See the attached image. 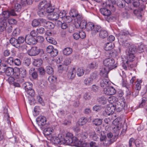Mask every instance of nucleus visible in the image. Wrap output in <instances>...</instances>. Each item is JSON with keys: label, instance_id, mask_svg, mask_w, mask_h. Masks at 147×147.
Wrapping results in <instances>:
<instances>
[{"label": "nucleus", "instance_id": "nucleus-52", "mask_svg": "<svg viewBox=\"0 0 147 147\" xmlns=\"http://www.w3.org/2000/svg\"><path fill=\"white\" fill-rule=\"evenodd\" d=\"M108 100L109 102L112 103L116 102L117 100V98L115 96H112L109 98Z\"/></svg>", "mask_w": 147, "mask_h": 147}, {"label": "nucleus", "instance_id": "nucleus-17", "mask_svg": "<svg viewBox=\"0 0 147 147\" xmlns=\"http://www.w3.org/2000/svg\"><path fill=\"white\" fill-rule=\"evenodd\" d=\"M76 73V70L74 68L71 69L69 71L67 74L68 78L71 79H74Z\"/></svg>", "mask_w": 147, "mask_h": 147}, {"label": "nucleus", "instance_id": "nucleus-14", "mask_svg": "<svg viewBox=\"0 0 147 147\" xmlns=\"http://www.w3.org/2000/svg\"><path fill=\"white\" fill-rule=\"evenodd\" d=\"M129 32L125 30L121 31L119 34V39L121 42V40H126V37L128 36Z\"/></svg>", "mask_w": 147, "mask_h": 147}, {"label": "nucleus", "instance_id": "nucleus-56", "mask_svg": "<svg viewBox=\"0 0 147 147\" xmlns=\"http://www.w3.org/2000/svg\"><path fill=\"white\" fill-rule=\"evenodd\" d=\"M111 107H112L113 109L114 110L116 109L117 111L118 112H120L121 111L124 107L123 106H122L121 107H120L114 105H111Z\"/></svg>", "mask_w": 147, "mask_h": 147}, {"label": "nucleus", "instance_id": "nucleus-62", "mask_svg": "<svg viewBox=\"0 0 147 147\" xmlns=\"http://www.w3.org/2000/svg\"><path fill=\"white\" fill-rule=\"evenodd\" d=\"M139 0H134L132 1L133 5L134 7H139L141 5H140Z\"/></svg>", "mask_w": 147, "mask_h": 147}, {"label": "nucleus", "instance_id": "nucleus-58", "mask_svg": "<svg viewBox=\"0 0 147 147\" xmlns=\"http://www.w3.org/2000/svg\"><path fill=\"white\" fill-rule=\"evenodd\" d=\"M40 25L38 19H35L32 21V25L33 27H36Z\"/></svg>", "mask_w": 147, "mask_h": 147}, {"label": "nucleus", "instance_id": "nucleus-5", "mask_svg": "<svg viewBox=\"0 0 147 147\" xmlns=\"http://www.w3.org/2000/svg\"><path fill=\"white\" fill-rule=\"evenodd\" d=\"M78 136L77 137H73V138L71 139H69V140H67V145H75L76 146H78L81 143V140L78 139Z\"/></svg>", "mask_w": 147, "mask_h": 147}, {"label": "nucleus", "instance_id": "nucleus-35", "mask_svg": "<svg viewBox=\"0 0 147 147\" xmlns=\"http://www.w3.org/2000/svg\"><path fill=\"white\" fill-rule=\"evenodd\" d=\"M89 135L90 138L94 141L96 140L98 138L97 135L94 131H91L90 132Z\"/></svg>", "mask_w": 147, "mask_h": 147}, {"label": "nucleus", "instance_id": "nucleus-2", "mask_svg": "<svg viewBox=\"0 0 147 147\" xmlns=\"http://www.w3.org/2000/svg\"><path fill=\"white\" fill-rule=\"evenodd\" d=\"M103 64L108 67L109 70H112L116 68L118 66L117 62L115 61L112 58H109L105 59L103 61Z\"/></svg>", "mask_w": 147, "mask_h": 147}, {"label": "nucleus", "instance_id": "nucleus-34", "mask_svg": "<svg viewBox=\"0 0 147 147\" xmlns=\"http://www.w3.org/2000/svg\"><path fill=\"white\" fill-rule=\"evenodd\" d=\"M78 13V11L76 9L71 8L69 12V15L72 18H75Z\"/></svg>", "mask_w": 147, "mask_h": 147}, {"label": "nucleus", "instance_id": "nucleus-16", "mask_svg": "<svg viewBox=\"0 0 147 147\" xmlns=\"http://www.w3.org/2000/svg\"><path fill=\"white\" fill-rule=\"evenodd\" d=\"M110 82L109 80L107 78H103L100 81V85L101 87L104 88L108 87L109 86Z\"/></svg>", "mask_w": 147, "mask_h": 147}, {"label": "nucleus", "instance_id": "nucleus-57", "mask_svg": "<svg viewBox=\"0 0 147 147\" xmlns=\"http://www.w3.org/2000/svg\"><path fill=\"white\" fill-rule=\"evenodd\" d=\"M58 53V50L54 48L50 54L51 57H54L56 56Z\"/></svg>", "mask_w": 147, "mask_h": 147}, {"label": "nucleus", "instance_id": "nucleus-20", "mask_svg": "<svg viewBox=\"0 0 147 147\" xmlns=\"http://www.w3.org/2000/svg\"><path fill=\"white\" fill-rule=\"evenodd\" d=\"M109 69L108 68L104 67L101 69L100 70V74L104 77H106L108 74Z\"/></svg>", "mask_w": 147, "mask_h": 147}, {"label": "nucleus", "instance_id": "nucleus-15", "mask_svg": "<svg viewBox=\"0 0 147 147\" xmlns=\"http://www.w3.org/2000/svg\"><path fill=\"white\" fill-rule=\"evenodd\" d=\"M29 73L34 79H37L38 74L37 72L35 71V69L34 68L31 67L30 68L29 70Z\"/></svg>", "mask_w": 147, "mask_h": 147}, {"label": "nucleus", "instance_id": "nucleus-25", "mask_svg": "<svg viewBox=\"0 0 147 147\" xmlns=\"http://www.w3.org/2000/svg\"><path fill=\"white\" fill-rule=\"evenodd\" d=\"M78 139L81 141L83 139H86L88 136V133L85 131L82 132L78 134Z\"/></svg>", "mask_w": 147, "mask_h": 147}, {"label": "nucleus", "instance_id": "nucleus-7", "mask_svg": "<svg viewBox=\"0 0 147 147\" xmlns=\"http://www.w3.org/2000/svg\"><path fill=\"white\" fill-rule=\"evenodd\" d=\"M116 3L115 0H107L105 2L102 4L103 7H109L112 11H114L115 10V8L113 5Z\"/></svg>", "mask_w": 147, "mask_h": 147}, {"label": "nucleus", "instance_id": "nucleus-24", "mask_svg": "<svg viewBox=\"0 0 147 147\" xmlns=\"http://www.w3.org/2000/svg\"><path fill=\"white\" fill-rule=\"evenodd\" d=\"M49 3H48L46 1L44 0L41 1L38 5L40 9H45L47 8Z\"/></svg>", "mask_w": 147, "mask_h": 147}, {"label": "nucleus", "instance_id": "nucleus-44", "mask_svg": "<svg viewBox=\"0 0 147 147\" xmlns=\"http://www.w3.org/2000/svg\"><path fill=\"white\" fill-rule=\"evenodd\" d=\"M98 102L104 105L106 103L107 100L106 98L103 96H101L98 98L97 99Z\"/></svg>", "mask_w": 147, "mask_h": 147}, {"label": "nucleus", "instance_id": "nucleus-22", "mask_svg": "<svg viewBox=\"0 0 147 147\" xmlns=\"http://www.w3.org/2000/svg\"><path fill=\"white\" fill-rule=\"evenodd\" d=\"M10 42L13 46L17 48H19V45L18 44L17 39L14 38H11L10 39Z\"/></svg>", "mask_w": 147, "mask_h": 147}, {"label": "nucleus", "instance_id": "nucleus-1", "mask_svg": "<svg viewBox=\"0 0 147 147\" xmlns=\"http://www.w3.org/2000/svg\"><path fill=\"white\" fill-rule=\"evenodd\" d=\"M17 14L13 9H9L3 11L0 15V22H7L10 16H16Z\"/></svg>", "mask_w": 147, "mask_h": 147}, {"label": "nucleus", "instance_id": "nucleus-54", "mask_svg": "<svg viewBox=\"0 0 147 147\" xmlns=\"http://www.w3.org/2000/svg\"><path fill=\"white\" fill-rule=\"evenodd\" d=\"M121 42L122 43V45L124 47L127 48L128 47V48L130 46V43L127 40H121Z\"/></svg>", "mask_w": 147, "mask_h": 147}, {"label": "nucleus", "instance_id": "nucleus-8", "mask_svg": "<svg viewBox=\"0 0 147 147\" xmlns=\"http://www.w3.org/2000/svg\"><path fill=\"white\" fill-rule=\"evenodd\" d=\"M103 91L105 94L108 95H114L116 92V90L113 86H109L108 87L104 88Z\"/></svg>", "mask_w": 147, "mask_h": 147}, {"label": "nucleus", "instance_id": "nucleus-23", "mask_svg": "<svg viewBox=\"0 0 147 147\" xmlns=\"http://www.w3.org/2000/svg\"><path fill=\"white\" fill-rule=\"evenodd\" d=\"M43 61L40 59H34L33 62V65L35 66L39 67L42 64Z\"/></svg>", "mask_w": 147, "mask_h": 147}, {"label": "nucleus", "instance_id": "nucleus-21", "mask_svg": "<svg viewBox=\"0 0 147 147\" xmlns=\"http://www.w3.org/2000/svg\"><path fill=\"white\" fill-rule=\"evenodd\" d=\"M22 85L26 92L32 88L33 85L32 83L30 82H26L24 83Z\"/></svg>", "mask_w": 147, "mask_h": 147}, {"label": "nucleus", "instance_id": "nucleus-32", "mask_svg": "<svg viewBox=\"0 0 147 147\" xmlns=\"http://www.w3.org/2000/svg\"><path fill=\"white\" fill-rule=\"evenodd\" d=\"M108 35V33L106 31L104 30H101L99 32V36L102 38H104L106 37Z\"/></svg>", "mask_w": 147, "mask_h": 147}, {"label": "nucleus", "instance_id": "nucleus-36", "mask_svg": "<svg viewBox=\"0 0 147 147\" xmlns=\"http://www.w3.org/2000/svg\"><path fill=\"white\" fill-rule=\"evenodd\" d=\"M57 24L58 27L60 28L61 27V28L63 29H65L67 27V25L66 23H62L60 21H59L57 22Z\"/></svg>", "mask_w": 147, "mask_h": 147}, {"label": "nucleus", "instance_id": "nucleus-9", "mask_svg": "<svg viewBox=\"0 0 147 147\" xmlns=\"http://www.w3.org/2000/svg\"><path fill=\"white\" fill-rule=\"evenodd\" d=\"M40 49L36 46H34L28 51V54L30 56H35L39 54Z\"/></svg>", "mask_w": 147, "mask_h": 147}, {"label": "nucleus", "instance_id": "nucleus-28", "mask_svg": "<svg viewBox=\"0 0 147 147\" xmlns=\"http://www.w3.org/2000/svg\"><path fill=\"white\" fill-rule=\"evenodd\" d=\"M128 49V53H135L137 50V47L134 45H131L129 46Z\"/></svg>", "mask_w": 147, "mask_h": 147}, {"label": "nucleus", "instance_id": "nucleus-61", "mask_svg": "<svg viewBox=\"0 0 147 147\" xmlns=\"http://www.w3.org/2000/svg\"><path fill=\"white\" fill-rule=\"evenodd\" d=\"M147 100V99L146 98H142V101L139 105V107L142 108L145 105Z\"/></svg>", "mask_w": 147, "mask_h": 147}, {"label": "nucleus", "instance_id": "nucleus-51", "mask_svg": "<svg viewBox=\"0 0 147 147\" xmlns=\"http://www.w3.org/2000/svg\"><path fill=\"white\" fill-rule=\"evenodd\" d=\"M135 53H128L127 55V61H133V59L134 57V55Z\"/></svg>", "mask_w": 147, "mask_h": 147}, {"label": "nucleus", "instance_id": "nucleus-27", "mask_svg": "<svg viewBox=\"0 0 147 147\" xmlns=\"http://www.w3.org/2000/svg\"><path fill=\"white\" fill-rule=\"evenodd\" d=\"M72 49L70 47H66L63 50V53L65 55L67 56L70 55L72 53Z\"/></svg>", "mask_w": 147, "mask_h": 147}, {"label": "nucleus", "instance_id": "nucleus-63", "mask_svg": "<svg viewBox=\"0 0 147 147\" xmlns=\"http://www.w3.org/2000/svg\"><path fill=\"white\" fill-rule=\"evenodd\" d=\"M21 64V62L20 60L18 59H14L13 62V65L14 64L16 65L19 66Z\"/></svg>", "mask_w": 147, "mask_h": 147}, {"label": "nucleus", "instance_id": "nucleus-59", "mask_svg": "<svg viewBox=\"0 0 147 147\" xmlns=\"http://www.w3.org/2000/svg\"><path fill=\"white\" fill-rule=\"evenodd\" d=\"M54 9L49 4L46 9V12L48 13L52 12L53 10Z\"/></svg>", "mask_w": 147, "mask_h": 147}, {"label": "nucleus", "instance_id": "nucleus-55", "mask_svg": "<svg viewBox=\"0 0 147 147\" xmlns=\"http://www.w3.org/2000/svg\"><path fill=\"white\" fill-rule=\"evenodd\" d=\"M46 39L48 42L54 45H56L57 43L55 39L52 37L48 36L46 38Z\"/></svg>", "mask_w": 147, "mask_h": 147}, {"label": "nucleus", "instance_id": "nucleus-37", "mask_svg": "<svg viewBox=\"0 0 147 147\" xmlns=\"http://www.w3.org/2000/svg\"><path fill=\"white\" fill-rule=\"evenodd\" d=\"M1 22V25L0 26V31L3 32L6 30V28L7 26V22Z\"/></svg>", "mask_w": 147, "mask_h": 147}, {"label": "nucleus", "instance_id": "nucleus-30", "mask_svg": "<svg viewBox=\"0 0 147 147\" xmlns=\"http://www.w3.org/2000/svg\"><path fill=\"white\" fill-rule=\"evenodd\" d=\"M87 121L86 118L84 117H82L80 118L78 121V124L80 125H83L86 123Z\"/></svg>", "mask_w": 147, "mask_h": 147}, {"label": "nucleus", "instance_id": "nucleus-33", "mask_svg": "<svg viewBox=\"0 0 147 147\" xmlns=\"http://www.w3.org/2000/svg\"><path fill=\"white\" fill-rule=\"evenodd\" d=\"M93 124L96 126L100 125L102 123V119H94L92 121Z\"/></svg>", "mask_w": 147, "mask_h": 147}, {"label": "nucleus", "instance_id": "nucleus-3", "mask_svg": "<svg viewBox=\"0 0 147 147\" xmlns=\"http://www.w3.org/2000/svg\"><path fill=\"white\" fill-rule=\"evenodd\" d=\"M100 13L105 16L106 20L109 22L112 20L113 17L111 15V12L110 10L105 8H101L100 9Z\"/></svg>", "mask_w": 147, "mask_h": 147}, {"label": "nucleus", "instance_id": "nucleus-19", "mask_svg": "<svg viewBox=\"0 0 147 147\" xmlns=\"http://www.w3.org/2000/svg\"><path fill=\"white\" fill-rule=\"evenodd\" d=\"M112 107L108 106L107 109H106L103 112V114L105 116H107L108 115H110L113 114L112 112L113 110Z\"/></svg>", "mask_w": 147, "mask_h": 147}, {"label": "nucleus", "instance_id": "nucleus-50", "mask_svg": "<svg viewBox=\"0 0 147 147\" xmlns=\"http://www.w3.org/2000/svg\"><path fill=\"white\" fill-rule=\"evenodd\" d=\"M21 6L19 3H16L15 4L14 8L13 9L16 13V12H19L21 10Z\"/></svg>", "mask_w": 147, "mask_h": 147}, {"label": "nucleus", "instance_id": "nucleus-4", "mask_svg": "<svg viewBox=\"0 0 147 147\" xmlns=\"http://www.w3.org/2000/svg\"><path fill=\"white\" fill-rule=\"evenodd\" d=\"M121 128V124H119L114 126L113 127V131L115 134L114 136L113 139H111L110 140V142L113 143L118 138V136L119 133V131Z\"/></svg>", "mask_w": 147, "mask_h": 147}, {"label": "nucleus", "instance_id": "nucleus-60", "mask_svg": "<svg viewBox=\"0 0 147 147\" xmlns=\"http://www.w3.org/2000/svg\"><path fill=\"white\" fill-rule=\"evenodd\" d=\"M46 71L47 73L49 74H52L53 73V69L50 66H47L46 67Z\"/></svg>", "mask_w": 147, "mask_h": 147}, {"label": "nucleus", "instance_id": "nucleus-49", "mask_svg": "<svg viewBox=\"0 0 147 147\" xmlns=\"http://www.w3.org/2000/svg\"><path fill=\"white\" fill-rule=\"evenodd\" d=\"M53 131V129L51 127H48L45 129L44 132L46 135H49L51 134Z\"/></svg>", "mask_w": 147, "mask_h": 147}, {"label": "nucleus", "instance_id": "nucleus-64", "mask_svg": "<svg viewBox=\"0 0 147 147\" xmlns=\"http://www.w3.org/2000/svg\"><path fill=\"white\" fill-rule=\"evenodd\" d=\"M40 75L43 76L45 74V70L44 68L42 67H39L38 69Z\"/></svg>", "mask_w": 147, "mask_h": 147}, {"label": "nucleus", "instance_id": "nucleus-12", "mask_svg": "<svg viewBox=\"0 0 147 147\" xmlns=\"http://www.w3.org/2000/svg\"><path fill=\"white\" fill-rule=\"evenodd\" d=\"M36 121L39 126H43L46 124L47 119L44 116L41 115L37 117Z\"/></svg>", "mask_w": 147, "mask_h": 147}, {"label": "nucleus", "instance_id": "nucleus-6", "mask_svg": "<svg viewBox=\"0 0 147 147\" xmlns=\"http://www.w3.org/2000/svg\"><path fill=\"white\" fill-rule=\"evenodd\" d=\"M114 47V45L111 42H107L105 45L104 49L106 51L105 53L107 55H109V57L112 56L113 52L111 50Z\"/></svg>", "mask_w": 147, "mask_h": 147}, {"label": "nucleus", "instance_id": "nucleus-42", "mask_svg": "<svg viewBox=\"0 0 147 147\" xmlns=\"http://www.w3.org/2000/svg\"><path fill=\"white\" fill-rule=\"evenodd\" d=\"M14 59L13 57H10L7 59L5 61L6 63L9 65H13Z\"/></svg>", "mask_w": 147, "mask_h": 147}, {"label": "nucleus", "instance_id": "nucleus-43", "mask_svg": "<svg viewBox=\"0 0 147 147\" xmlns=\"http://www.w3.org/2000/svg\"><path fill=\"white\" fill-rule=\"evenodd\" d=\"M45 26L47 28L51 29L54 28L55 25L52 22L48 21L46 23V24H45Z\"/></svg>", "mask_w": 147, "mask_h": 147}, {"label": "nucleus", "instance_id": "nucleus-40", "mask_svg": "<svg viewBox=\"0 0 147 147\" xmlns=\"http://www.w3.org/2000/svg\"><path fill=\"white\" fill-rule=\"evenodd\" d=\"M46 10H45V9H40V7H38L37 13L40 17H43L46 14Z\"/></svg>", "mask_w": 147, "mask_h": 147}, {"label": "nucleus", "instance_id": "nucleus-11", "mask_svg": "<svg viewBox=\"0 0 147 147\" xmlns=\"http://www.w3.org/2000/svg\"><path fill=\"white\" fill-rule=\"evenodd\" d=\"M144 5H141L139 7L138 9H135L134 11V14L139 19H141L142 16V12Z\"/></svg>", "mask_w": 147, "mask_h": 147}, {"label": "nucleus", "instance_id": "nucleus-39", "mask_svg": "<svg viewBox=\"0 0 147 147\" xmlns=\"http://www.w3.org/2000/svg\"><path fill=\"white\" fill-rule=\"evenodd\" d=\"M80 22V27L82 29H85L86 27L87 23L86 21L84 20H82Z\"/></svg>", "mask_w": 147, "mask_h": 147}, {"label": "nucleus", "instance_id": "nucleus-18", "mask_svg": "<svg viewBox=\"0 0 147 147\" xmlns=\"http://www.w3.org/2000/svg\"><path fill=\"white\" fill-rule=\"evenodd\" d=\"M101 27L98 25H94L93 29L91 32L92 35H95L99 31L100 32Z\"/></svg>", "mask_w": 147, "mask_h": 147}, {"label": "nucleus", "instance_id": "nucleus-13", "mask_svg": "<svg viewBox=\"0 0 147 147\" xmlns=\"http://www.w3.org/2000/svg\"><path fill=\"white\" fill-rule=\"evenodd\" d=\"M25 40L26 42L29 45H33L36 43V39L29 34L26 36Z\"/></svg>", "mask_w": 147, "mask_h": 147}, {"label": "nucleus", "instance_id": "nucleus-26", "mask_svg": "<svg viewBox=\"0 0 147 147\" xmlns=\"http://www.w3.org/2000/svg\"><path fill=\"white\" fill-rule=\"evenodd\" d=\"M14 72V69L11 67H9L6 68L5 74L8 76H11L13 74Z\"/></svg>", "mask_w": 147, "mask_h": 147}, {"label": "nucleus", "instance_id": "nucleus-29", "mask_svg": "<svg viewBox=\"0 0 147 147\" xmlns=\"http://www.w3.org/2000/svg\"><path fill=\"white\" fill-rule=\"evenodd\" d=\"M93 81L89 77L86 78L84 80V84L87 86H90L93 83Z\"/></svg>", "mask_w": 147, "mask_h": 147}, {"label": "nucleus", "instance_id": "nucleus-31", "mask_svg": "<svg viewBox=\"0 0 147 147\" xmlns=\"http://www.w3.org/2000/svg\"><path fill=\"white\" fill-rule=\"evenodd\" d=\"M84 72V69L83 67L78 68L77 70L76 71V73L79 77L82 76Z\"/></svg>", "mask_w": 147, "mask_h": 147}, {"label": "nucleus", "instance_id": "nucleus-41", "mask_svg": "<svg viewBox=\"0 0 147 147\" xmlns=\"http://www.w3.org/2000/svg\"><path fill=\"white\" fill-rule=\"evenodd\" d=\"M94 24L91 22H88L87 23L86 27V29L87 31H92L93 28L94 27Z\"/></svg>", "mask_w": 147, "mask_h": 147}, {"label": "nucleus", "instance_id": "nucleus-10", "mask_svg": "<svg viewBox=\"0 0 147 147\" xmlns=\"http://www.w3.org/2000/svg\"><path fill=\"white\" fill-rule=\"evenodd\" d=\"M60 137V135L59 136ZM61 138L60 137H54L53 138L52 141L54 144H64L65 142L64 139V138H62L61 135L60 136Z\"/></svg>", "mask_w": 147, "mask_h": 147}, {"label": "nucleus", "instance_id": "nucleus-47", "mask_svg": "<svg viewBox=\"0 0 147 147\" xmlns=\"http://www.w3.org/2000/svg\"><path fill=\"white\" fill-rule=\"evenodd\" d=\"M73 135L72 134L70 133H67L66 134V137L64 138V139L65 142V144L67 145V140H69V139H71L73 138Z\"/></svg>", "mask_w": 147, "mask_h": 147}, {"label": "nucleus", "instance_id": "nucleus-53", "mask_svg": "<svg viewBox=\"0 0 147 147\" xmlns=\"http://www.w3.org/2000/svg\"><path fill=\"white\" fill-rule=\"evenodd\" d=\"M48 80L51 83H53L57 81V78L53 76H51L48 78Z\"/></svg>", "mask_w": 147, "mask_h": 147}, {"label": "nucleus", "instance_id": "nucleus-38", "mask_svg": "<svg viewBox=\"0 0 147 147\" xmlns=\"http://www.w3.org/2000/svg\"><path fill=\"white\" fill-rule=\"evenodd\" d=\"M126 1L125 0H118L117 1V5L119 7H124L125 5Z\"/></svg>", "mask_w": 147, "mask_h": 147}, {"label": "nucleus", "instance_id": "nucleus-46", "mask_svg": "<svg viewBox=\"0 0 147 147\" xmlns=\"http://www.w3.org/2000/svg\"><path fill=\"white\" fill-rule=\"evenodd\" d=\"M20 75L23 78L26 77V69L24 68H20Z\"/></svg>", "mask_w": 147, "mask_h": 147}, {"label": "nucleus", "instance_id": "nucleus-45", "mask_svg": "<svg viewBox=\"0 0 147 147\" xmlns=\"http://www.w3.org/2000/svg\"><path fill=\"white\" fill-rule=\"evenodd\" d=\"M59 17L58 13L54 12L51 15V19L54 20H57Z\"/></svg>", "mask_w": 147, "mask_h": 147}, {"label": "nucleus", "instance_id": "nucleus-48", "mask_svg": "<svg viewBox=\"0 0 147 147\" xmlns=\"http://www.w3.org/2000/svg\"><path fill=\"white\" fill-rule=\"evenodd\" d=\"M26 37L24 38L22 36H20L18 37L17 40L18 44L19 45V48L20 47V44L23 43L25 41L26 42Z\"/></svg>", "mask_w": 147, "mask_h": 147}]
</instances>
